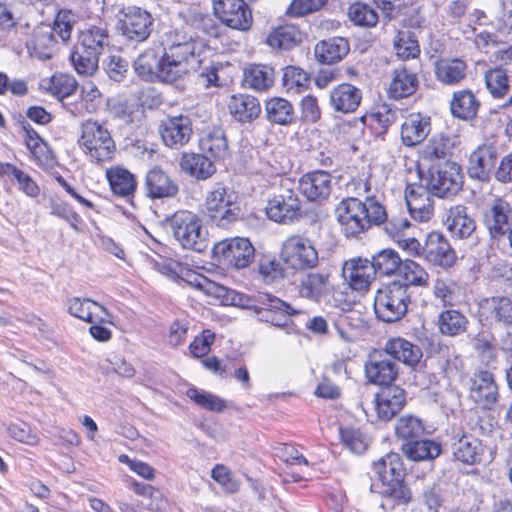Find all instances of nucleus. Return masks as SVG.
I'll return each mask as SVG.
<instances>
[{
    "label": "nucleus",
    "mask_w": 512,
    "mask_h": 512,
    "mask_svg": "<svg viewBox=\"0 0 512 512\" xmlns=\"http://www.w3.org/2000/svg\"><path fill=\"white\" fill-rule=\"evenodd\" d=\"M373 472L382 482V495L397 505H405L411 501L412 493L404 482L406 469L401 456L390 452L372 464Z\"/></svg>",
    "instance_id": "7ed1b4c3"
},
{
    "label": "nucleus",
    "mask_w": 512,
    "mask_h": 512,
    "mask_svg": "<svg viewBox=\"0 0 512 512\" xmlns=\"http://www.w3.org/2000/svg\"><path fill=\"white\" fill-rule=\"evenodd\" d=\"M444 224L454 239H469L476 232L477 223L465 205H455L446 212Z\"/></svg>",
    "instance_id": "6ab92c4d"
},
{
    "label": "nucleus",
    "mask_w": 512,
    "mask_h": 512,
    "mask_svg": "<svg viewBox=\"0 0 512 512\" xmlns=\"http://www.w3.org/2000/svg\"><path fill=\"white\" fill-rule=\"evenodd\" d=\"M411 304V294L400 280L382 285L375 293L374 311L376 317L386 323L402 319Z\"/></svg>",
    "instance_id": "39448f33"
},
{
    "label": "nucleus",
    "mask_w": 512,
    "mask_h": 512,
    "mask_svg": "<svg viewBox=\"0 0 512 512\" xmlns=\"http://www.w3.org/2000/svg\"><path fill=\"white\" fill-rule=\"evenodd\" d=\"M110 37L106 24L86 25L79 32L77 44L70 55L79 74H92L98 68L99 56L109 46Z\"/></svg>",
    "instance_id": "f03ea898"
},
{
    "label": "nucleus",
    "mask_w": 512,
    "mask_h": 512,
    "mask_svg": "<svg viewBox=\"0 0 512 512\" xmlns=\"http://www.w3.org/2000/svg\"><path fill=\"white\" fill-rule=\"evenodd\" d=\"M349 51L350 45L346 38L332 37L318 42L314 55L322 64H333L342 60Z\"/></svg>",
    "instance_id": "72a5a7b5"
},
{
    "label": "nucleus",
    "mask_w": 512,
    "mask_h": 512,
    "mask_svg": "<svg viewBox=\"0 0 512 512\" xmlns=\"http://www.w3.org/2000/svg\"><path fill=\"white\" fill-rule=\"evenodd\" d=\"M424 259L437 267L443 269L451 268L457 260L455 250L450 245L446 236L440 232L432 231L423 244Z\"/></svg>",
    "instance_id": "4468645a"
},
{
    "label": "nucleus",
    "mask_w": 512,
    "mask_h": 512,
    "mask_svg": "<svg viewBox=\"0 0 512 512\" xmlns=\"http://www.w3.org/2000/svg\"><path fill=\"white\" fill-rule=\"evenodd\" d=\"M485 82L495 98L503 97L509 90L507 73L501 67L488 70L485 74Z\"/></svg>",
    "instance_id": "774afa93"
},
{
    "label": "nucleus",
    "mask_w": 512,
    "mask_h": 512,
    "mask_svg": "<svg viewBox=\"0 0 512 512\" xmlns=\"http://www.w3.org/2000/svg\"><path fill=\"white\" fill-rule=\"evenodd\" d=\"M376 275L391 276L396 274L403 262L397 251L386 248L378 251L370 259Z\"/></svg>",
    "instance_id": "09e8293b"
},
{
    "label": "nucleus",
    "mask_w": 512,
    "mask_h": 512,
    "mask_svg": "<svg viewBox=\"0 0 512 512\" xmlns=\"http://www.w3.org/2000/svg\"><path fill=\"white\" fill-rule=\"evenodd\" d=\"M380 225L384 226L385 234L395 243L408 236L411 230H419L417 225L412 224L407 217L401 215L388 217L386 214V220Z\"/></svg>",
    "instance_id": "13d9d810"
},
{
    "label": "nucleus",
    "mask_w": 512,
    "mask_h": 512,
    "mask_svg": "<svg viewBox=\"0 0 512 512\" xmlns=\"http://www.w3.org/2000/svg\"><path fill=\"white\" fill-rule=\"evenodd\" d=\"M197 43L192 37L185 38L181 42H173L168 47H163L164 51L170 58L179 60L184 64V67H188L190 60L195 58Z\"/></svg>",
    "instance_id": "0e129e2a"
},
{
    "label": "nucleus",
    "mask_w": 512,
    "mask_h": 512,
    "mask_svg": "<svg viewBox=\"0 0 512 512\" xmlns=\"http://www.w3.org/2000/svg\"><path fill=\"white\" fill-rule=\"evenodd\" d=\"M179 166L183 173L197 180H206L216 171L213 162L207 156L199 153H183Z\"/></svg>",
    "instance_id": "e433bc0d"
},
{
    "label": "nucleus",
    "mask_w": 512,
    "mask_h": 512,
    "mask_svg": "<svg viewBox=\"0 0 512 512\" xmlns=\"http://www.w3.org/2000/svg\"><path fill=\"white\" fill-rule=\"evenodd\" d=\"M471 398L483 408L490 409L497 401L498 386L490 371L479 370L470 378Z\"/></svg>",
    "instance_id": "412c9836"
},
{
    "label": "nucleus",
    "mask_w": 512,
    "mask_h": 512,
    "mask_svg": "<svg viewBox=\"0 0 512 512\" xmlns=\"http://www.w3.org/2000/svg\"><path fill=\"white\" fill-rule=\"evenodd\" d=\"M159 133L164 144L173 149L186 145L192 135V123L188 116H168L159 124Z\"/></svg>",
    "instance_id": "f3484780"
},
{
    "label": "nucleus",
    "mask_w": 512,
    "mask_h": 512,
    "mask_svg": "<svg viewBox=\"0 0 512 512\" xmlns=\"http://www.w3.org/2000/svg\"><path fill=\"white\" fill-rule=\"evenodd\" d=\"M144 189L146 196L151 199L174 198L179 192L178 184L159 167L146 173Z\"/></svg>",
    "instance_id": "5701e85b"
},
{
    "label": "nucleus",
    "mask_w": 512,
    "mask_h": 512,
    "mask_svg": "<svg viewBox=\"0 0 512 512\" xmlns=\"http://www.w3.org/2000/svg\"><path fill=\"white\" fill-rule=\"evenodd\" d=\"M419 86L417 72L407 65L396 68L389 87V95L402 99L414 94Z\"/></svg>",
    "instance_id": "c756f323"
},
{
    "label": "nucleus",
    "mask_w": 512,
    "mask_h": 512,
    "mask_svg": "<svg viewBox=\"0 0 512 512\" xmlns=\"http://www.w3.org/2000/svg\"><path fill=\"white\" fill-rule=\"evenodd\" d=\"M394 430L396 438L400 440L402 444L423 437L425 433L422 419L412 414L401 416L396 421Z\"/></svg>",
    "instance_id": "49530a36"
},
{
    "label": "nucleus",
    "mask_w": 512,
    "mask_h": 512,
    "mask_svg": "<svg viewBox=\"0 0 512 512\" xmlns=\"http://www.w3.org/2000/svg\"><path fill=\"white\" fill-rule=\"evenodd\" d=\"M455 460L465 465H476L482 462L486 446L482 441L470 434H463L451 445Z\"/></svg>",
    "instance_id": "393cba45"
},
{
    "label": "nucleus",
    "mask_w": 512,
    "mask_h": 512,
    "mask_svg": "<svg viewBox=\"0 0 512 512\" xmlns=\"http://www.w3.org/2000/svg\"><path fill=\"white\" fill-rule=\"evenodd\" d=\"M362 100V92L350 83H342L334 87L330 92V105L344 114L356 111Z\"/></svg>",
    "instance_id": "c85d7f7f"
},
{
    "label": "nucleus",
    "mask_w": 512,
    "mask_h": 512,
    "mask_svg": "<svg viewBox=\"0 0 512 512\" xmlns=\"http://www.w3.org/2000/svg\"><path fill=\"white\" fill-rule=\"evenodd\" d=\"M77 88L78 83L74 77L61 73L51 77L48 91L65 105L64 100L73 95Z\"/></svg>",
    "instance_id": "052dcab7"
},
{
    "label": "nucleus",
    "mask_w": 512,
    "mask_h": 512,
    "mask_svg": "<svg viewBox=\"0 0 512 512\" xmlns=\"http://www.w3.org/2000/svg\"><path fill=\"white\" fill-rule=\"evenodd\" d=\"M235 200H237V195L232 189L222 184H216L212 190L207 193L205 198L204 205L206 216L209 217Z\"/></svg>",
    "instance_id": "6e6d98bb"
},
{
    "label": "nucleus",
    "mask_w": 512,
    "mask_h": 512,
    "mask_svg": "<svg viewBox=\"0 0 512 512\" xmlns=\"http://www.w3.org/2000/svg\"><path fill=\"white\" fill-rule=\"evenodd\" d=\"M467 317L455 309H447L438 315L439 331L446 336H458L467 330Z\"/></svg>",
    "instance_id": "de8ad7c7"
},
{
    "label": "nucleus",
    "mask_w": 512,
    "mask_h": 512,
    "mask_svg": "<svg viewBox=\"0 0 512 512\" xmlns=\"http://www.w3.org/2000/svg\"><path fill=\"white\" fill-rule=\"evenodd\" d=\"M79 144L85 148L91 161L98 164L113 160L116 154V144L109 130L97 121L82 123Z\"/></svg>",
    "instance_id": "0eeeda50"
},
{
    "label": "nucleus",
    "mask_w": 512,
    "mask_h": 512,
    "mask_svg": "<svg viewBox=\"0 0 512 512\" xmlns=\"http://www.w3.org/2000/svg\"><path fill=\"white\" fill-rule=\"evenodd\" d=\"M265 114L269 122L278 125H290L295 121L292 103L281 97H273L265 102Z\"/></svg>",
    "instance_id": "a19ab883"
},
{
    "label": "nucleus",
    "mask_w": 512,
    "mask_h": 512,
    "mask_svg": "<svg viewBox=\"0 0 512 512\" xmlns=\"http://www.w3.org/2000/svg\"><path fill=\"white\" fill-rule=\"evenodd\" d=\"M434 75L443 85H458L466 78L467 64L460 58H439L434 63Z\"/></svg>",
    "instance_id": "cd10ccee"
},
{
    "label": "nucleus",
    "mask_w": 512,
    "mask_h": 512,
    "mask_svg": "<svg viewBox=\"0 0 512 512\" xmlns=\"http://www.w3.org/2000/svg\"><path fill=\"white\" fill-rule=\"evenodd\" d=\"M201 149L215 159H225L229 155L228 140L222 127H213L200 140Z\"/></svg>",
    "instance_id": "37998d69"
},
{
    "label": "nucleus",
    "mask_w": 512,
    "mask_h": 512,
    "mask_svg": "<svg viewBox=\"0 0 512 512\" xmlns=\"http://www.w3.org/2000/svg\"><path fill=\"white\" fill-rule=\"evenodd\" d=\"M330 273L310 272L300 282L299 292L304 298L320 301L331 291Z\"/></svg>",
    "instance_id": "f704fd0d"
},
{
    "label": "nucleus",
    "mask_w": 512,
    "mask_h": 512,
    "mask_svg": "<svg viewBox=\"0 0 512 512\" xmlns=\"http://www.w3.org/2000/svg\"><path fill=\"white\" fill-rule=\"evenodd\" d=\"M119 24L121 35L127 41L141 43L151 35L154 19L147 10L137 6H128L122 10Z\"/></svg>",
    "instance_id": "9d476101"
},
{
    "label": "nucleus",
    "mask_w": 512,
    "mask_h": 512,
    "mask_svg": "<svg viewBox=\"0 0 512 512\" xmlns=\"http://www.w3.org/2000/svg\"><path fill=\"white\" fill-rule=\"evenodd\" d=\"M217 261L225 266L240 270L248 267L255 258V248L248 238L224 239L213 247Z\"/></svg>",
    "instance_id": "1a4fd4ad"
},
{
    "label": "nucleus",
    "mask_w": 512,
    "mask_h": 512,
    "mask_svg": "<svg viewBox=\"0 0 512 512\" xmlns=\"http://www.w3.org/2000/svg\"><path fill=\"white\" fill-rule=\"evenodd\" d=\"M310 75L297 66H286L283 69L282 86L288 93L300 94L310 86Z\"/></svg>",
    "instance_id": "864d4df0"
},
{
    "label": "nucleus",
    "mask_w": 512,
    "mask_h": 512,
    "mask_svg": "<svg viewBox=\"0 0 512 512\" xmlns=\"http://www.w3.org/2000/svg\"><path fill=\"white\" fill-rule=\"evenodd\" d=\"M232 117L241 123H248L259 117L261 105L259 100L248 94L232 95L228 102Z\"/></svg>",
    "instance_id": "2f4dec72"
},
{
    "label": "nucleus",
    "mask_w": 512,
    "mask_h": 512,
    "mask_svg": "<svg viewBox=\"0 0 512 512\" xmlns=\"http://www.w3.org/2000/svg\"><path fill=\"white\" fill-rule=\"evenodd\" d=\"M106 176L114 194L122 197L132 195L137 187L134 175L125 168L116 167L108 169Z\"/></svg>",
    "instance_id": "a18cd8bd"
},
{
    "label": "nucleus",
    "mask_w": 512,
    "mask_h": 512,
    "mask_svg": "<svg viewBox=\"0 0 512 512\" xmlns=\"http://www.w3.org/2000/svg\"><path fill=\"white\" fill-rule=\"evenodd\" d=\"M496 160L497 152L495 148L489 145L479 146L469 157L467 168L469 177L481 182H487L495 167Z\"/></svg>",
    "instance_id": "b1692460"
},
{
    "label": "nucleus",
    "mask_w": 512,
    "mask_h": 512,
    "mask_svg": "<svg viewBox=\"0 0 512 512\" xmlns=\"http://www.w3.org/2000/svg\"><path fill=\"white\" fill-rule=\"evenodd\" d=\"M431 131V119L421 113L409 114L401 125V140L407 147L423 142Z\"/></svg>",
    "instance_id": "a878e982"
},
{
    "label": "nucleus",
    "mask_w": 512,
    "mask_h": 512,
    "mask_svg": "<svg viewBox=\"0 0 512 512\" xmlns=\"http://www.w3.org/2000/svg\"><path fill=\"white\" fill-rule=\"evenodd\" d=\"M480 102L471 90H459L453 93L450 102V111L460 120H473L476 118Z\"/></svg>",
    "instance_id": "58836bf2"
},
{
    "label": "nucleus",
    "mask_w": 512,
    "mask_h": 512,
    "mask_svg": "<svg viewBox=\"0 0 512 512\" xmlns=\"http://www.w3.org/2000/svg\"><path fill=\"white\" fill-rule=\"evenodd\" d=\"M186 396L198 406L212 412H222L226 407L225 401L220 397L194 386L187 389Z\"/></svg>",
    "instance_id": "e2e57ef3"
},
{
    "label": "nucleus",
    "mask_w": 512,
    "mask_h": 512,
    "mask_svg": "<svg viewBox=\"0 0 512 512\" xmlns=\"http://www.w3.org/2000/svg\"><path fill=\"white\" fill-rule=\"evenodd\" d=\"M401 451L414 462L433 460L441 454V445L434 440L420 437L412 442L401 444Z\"/></svg>",
    "instance_id": "ea45409f"
},
{
    "label": "nucleus",
    "mask_w": 512,
    "mask_h": 512,
    "mask_svg": "<svg viewBox=\"0 0 512 512\" xmlns=\"http://www.w3.org/2000/svg\"><path fill=\"white\" fill-rule=\"evenodd\" d=\"M188 67H184L181 61L170 58L164 51L161 52L157 81L165 84H173L182 79L187 73Z\"/></svg>",
    "instance_id": "8fccbe9b"
},
{
    "label": "nucleus",
    "mask_w": 512,
    "mask_h": 512,
    "mask_svg": "<svg viewBox=\"0 0 512 512\" xmlns=\"http://www.w3.org/2000/svg\"><path fill=\"white\" fill-rule=\"evenodd\" d=\"M483 223L492 240H500L509 234L512 225V208L504 199L498 197L483 214Z\"/></svg>",
    "instance_id": "ddd939ff"
},
{
    "label": "nucleus",
    "mask_w": 512,
    "mask_h": 512,
    "mask_svg": "<svg viewBox=\"0 0 512 512\" xmlns=\"http://www.w3.org/2000/svg\"><path fill=\"white\" fill-rule=\"evenodd\" d=\"M214 13L227 27L247 31L253 22L252 13L244 0H213Z\"/></svg>",
    "instance_id": "9b49d317"
},
{
    "label": "nucleus",
    "mask_w": 512,
    "mask_h": 512,
    "mask_svg": "<svg viewBox=\"0 0 512 512\" xmlns=\"http://www.w3.org/2000/svg\"><path fill=\"white\" fill-rule=\"evenodd\" d=\"M268 300L258 314L261 320L278 327L287 326L291 321L290 317L297 311L290 304L271 294H268Z\"/></svg>",
    "instance_id": "473e14b6"
},
{
    "label": "nucleus",
    "mask_w": 512,
    "mask_h": 512,
    "mask_svg": "<svg viewBox=\"0 0 512 512\" xmlns=\"http://www.w3.org/2000/svg\"><path fill=\"white\" fill-rule=\"evenodd\" d=\"M394 50L403 60L414 59L420 54V46L412 31H399L394 39Z\"/></svg>",
    "instance_id": "bf43d9fd"
},
{
    "label": "nucleus",
    "mask_w": 512,
    "mask_h": 512,
    "mask_svg": "<svg viewBox=\"0 0 512 512\" xmlns=\"http://www.w3.org/2000/svg\"><path fill=\"white\" fill-rule=\"evenodd\" d=\"M381 351H383L387 357L390 356L393 361H400L410 367H415L420 362L423 355L418 345L402 337L389 339Z\"/></svg>",
    "instance_id": "bb28decb"
},
{
    "label": "nucleus",
    "mask_w": 512,
    "mask_h": 512,
    "mask_svg": "<svg viewBox=\"0 0 512 512\" xmlns=\"http://www.w3.org/2000/svg\"><path fill=\"white\" fill-rule=\"evenodd\" d=\"M406 392L398 385H388L380 389L374 398L377 418L388 422L406 405Z\"/></svg>",
    "instance_id": "a211bd4d"
},
{
    "label": "nucleus",
    "mask_w": 512,
    "mask_h": 512,
    "mask_svg": "<svg viewBox=\"0 0 512 512\" xmlns=\"http://www.w3.org/2000/svg\"><path fill=\"white\" fill-rule=\"evenodd\" d=\"M350 20L363 27H374L379 20L378 13L366 3L357 2L349 8Z\"/></svg>",
    "instance_id": "69168bd1"
},
{
    "label": "nucleus",
    "mask_w": 512,
    "mask_h": 512,
    "mask_svg": "<svg viewBox=\"0 0 512 512\" xmlns=\"http://www.w3.org/2000/svg\"><path fill=\"white\" fill-rule=\"evenodd\" d=\"M164 226L183 249L198 253L207 249L208 233L196 213L178 210L165 219Z\"/></svg>",
    "instance_id": "20e7f679"
},
{
    "label": "nucleus",
    "mask_w": 512,
    "mask_h": 512,
    "mask_svg": "<svg viewBox=\"0 0 512 512\" xmlns=\"http://www.w3.org/2000/svg\"><path fill=\"white\" fill-rule=\"evenodd\" d=\"M342 275L353 290H366L376 277L373 263L368 258H353L344 263Z\"/></svg>",
    "instance_id": "aec40b11"
},
{
    "label": "nucleus",
    "mask_w": 512,
    "mask_h": 512,
    "mask_svg": "<svg viewBox=\"0 0 512 512\" xmlns=\"http://www.w3.org/2000/svg\"><path fill=\"white\" fill-rule=\"evenodd\" d=\"M339 435L345 447L356 454L363 453L368 446V438L359 428L351 426L340 427Z\"/></svg>",
    "instance_id": "680f3d73"
},
{
    "label": "nucleus",
    "mask_w": 512,
    "mask_h": 512,
    "mask_svg": "<svg viewBox=\"0 0 512 512\" xmlns=\"http://www.w3.org/2000/svg\"><path fill=\"white\" fill-rule=\"evenodd\" d=\"M357 196L342 199L336 206L335 214L342 234L347 238H357L365 233L372 225H380L386 220V209L372 194L368 179L353 180Z\"/></svg>",
    "instance_id": "f257e3e1"
},
{
    "label": "nucleus",
    "mask_w": 512,
    "mask_h": 512,
    "mask_svg": "<svg viewBox=\"0 0 512 512\" xmlns=\"http://www.w3.org/2000/svg\"><path fill=\"white\" fill-rule=\"evenodd\" d=\"M22 130L25 133V145L30 153L38 161H47L50 158V148L48 143L37 133L28 121L22 119Z\"/></svg>",
    "instance_id": "603ef678"
},
{
    "label": "nucleus",
    "mask_w": 512,
    "mask_h": 512,
    "mask_svg": "<svg viewBox=\"0 0 512 512\" xmlns=\"http://www.w3.org/2000/svg\"><path fill=\"white\" fill-rule=\"evenodd\" d=\"M480 309L486 320L512 329V296H492L481 300Z\"/></svg>",
    "instance_id": "4be33fe9"
},
{
    "label": "nucleus",
    "mask_w": 512,
    "mask_h": 512,
    "mask_svg": "<svg viewBox=\"0 0 512 512\" xmlns=\"http://www.w3.org/2000/svg\"><path fill=\"white\" fill-rule=\"evenodd\" d=\"M453 149L454 143L450 137L437 135L432 137L425 145L422 156L426 160L444 162L450 160L449 157L452 155Z\"/></svg>",
    "instance_id": "5fc2aeb1"
},
{
    "label": "nucleus",
    "mask_w": 512,
    "mask_h": 512,
    "mask_svg": "<svg viewBox=\"0 0 512 512\" xmlns=\"http://www.w3.org/2000/svg\"><path fill=\"white\" fill-rule=\"evenodd\" d=\"M275 78L273 67L265 64H251L244 69V83L251 89L266 91Z\"/></svg>",
    "instance_id": "79ce46f5"
},
{
    "label": "nucleus",
    "mask_w": 512,
    "mask_h": 512,
    "mask_svg": "<svg viewBox=\"0 0 512 512\" xmlns=\"http://www.w3.org/2000/svg\"><path fill=\"white\" fill-rule=\"evenodd\" d=\"M281 260L293 270H307L317 266L318 252L312 242L299 234L289 236L281 246Z\"/></svg>",
    "instance_id": "6e6552de"
},
{
    "label": "nucleus",
    "mask_w": 512,
    "mask_h": 512,
    "mask_svg": "<svg viewBox=\"0 0 512 512\" xmlns=\"http://www.w3.org/2000/svg\"><path fill=\"white\" fill-rule=\"evenodd\" d=\"M268 218L277 223H289L301 217V202L298 194L285 189L268 201L266 207Z\"/></svg>",
    "instance_id": "2eb2a0df"
},
{
    "label": "nucleus",
    "mask_w": 512,
    "mask_h": 512,
    "mask_svg": "<svg viewBox=\"0 0 512 512\" xmlns=\"http://www.w3.org/2000/svg\"><path fill=\"white\" fill-rule=\"evenodd\" d=\"M56 39L50 25H40L33 30L32 36L26 43L31 56L40 60L50 59Z\"/></svg>",
    "instance_id": "7c9ffc66"
},
{
    "label": "nucleus",
    "mask_w": 512,
    "mask_h": 512,
    "mask_svg": "<svg viewBox=\"0 0 512 512\" xmlns=\"http://www.w3.org/2000/svg\"><path fill=\"white\" fill-rule=\"evenodd\" d=\"M160 56L157 49H146L133 63L135 73L146 82H156Z\"/></svg>",
    "instance_id": "c03bdc74"
},
{
    "label": "nucleus",
    "mask_w": 512,
    "mask_h": 512,
    "mask_svg": "<svg viewBox=\"0 0 512 512\" xmlns=\"http://www.w3.org/2000/svg\"><path fill=\"white\" fill-rule=\"evenodd\" d=\"M68 312L85 322H104L108 311L105 307L88 298L74 297L67 302Z\"/></svg>",
    "instance_id": "c9c22d12"
},
{
    "label": "nucleus",
    "mask_w": 512,
    "mask_h": 512,
    "mask_svg": "<svg viewBox=\"0 0 512 512\" xmlns=\"http://www.w3.org/2000/svg\"><path fill=\"white\" fill-rule=\"evenodd\" d=\"M304 33L292 24H286L273 29L267 36L266 43L273 49L289 51L304 39Z\"/></svg>",
    "instance_id": "4c0bfd02"
},
{
    "label": "nucleus",
    "mask_w": 512,
    "mask_h": 512,
    "mask_svg": "<svg viewBox=\"0 0 512 512\" xmlns=\"http://www.w3.org/2000/svg\"><path fill=\"white\" fill-rule=\"evenodd\" d=\"M424 182L426 190L431 195L452 199L462 191L464 175L456 161L446 160L432 164Z\"/></svg>",
    "instance_id": "423d86ee"
},
{
    "label": "nucleus",
    "mask_w": 512,
    "mask_h": 512,
    "mask_svg": "<svg viewBox=\"0 0 512 512\" xmlns=\"http://www.w3.org/2000/svg\"><path fill=\"white\" fill-rule=\"evenodd\" d=\"M228 296L232 305L244 309L254 310L256 314H259L261 308H263V305H265V301H269L268 293L264 292H258L254 295H247L232 290L228 293Z\"/></svg>",
    "instance_id": "338daca9"
},
{
    "label": "nucleus",
    "mask_w": 512,
    "mask_h": 512,
    "mask_svg": "<svg viewBox=\"0 0 512 512\" xmlns=\"http://www.w3.org/2000/svg\"><path fill=\"white\" fill-rule=\"evenodd\" d=\"M398 273L403 279L401 282L406 286L407 291L411 286L428 287L429 285L428 272L414 260H403Z\"/></svg>",
    "instance_id": "3c124183"
},
{
    "label": "nucleus",
    "mask_w": 512,
    "mask_h": 512,
    "mask_svg": "<svg viewBox=\"0 0 512 512\" xmlns=\"http://www.w3.org/2000/svg\"><path fill=\"white\" fill-rule=\"evenodd\" d=\"M399 368L397 364L389 359L383 351L374 350L367 358L365 363V376L369 383L381 386L394 385L397 379Z\"/></svg>",
    "instance_id": "f8f14e48"
},
{
    "label": "nucleus",
    "mask_w": 512,
    "mask_h": 512,
    "mask_svg": "<svg viewBox=\"0 0 512 512\" xmlns=\"http://www.w3.org/2000/svg\"><path fill=\"white\" fill-rule=\"evenodd\" d=\"M332 175L324 170L307 172L299 179V192L310 202H324L332 193Z\"/></svg>",
    "instance_id": "dca6fc26"
},
{
    "label": "nucleus",
    "mask_w": 512,
    "mask_h": 512,
    "mask_svg": "<svg viewBox=\"0 0 512 512\" xmlns=\"http://www.w3.org/2000/svg\"><path fill=\"white\" fill-rule=\"evenodd\" d=\"M397 110L391 109L388 105L383 104L377 108V111L370 115H364L360 120L369 124L375 128L377 135H383L387 132L388 128L394 124L397 120Z\"/></svg>",
    "instance_id": "4d7b16f0"
}]
</instances>
